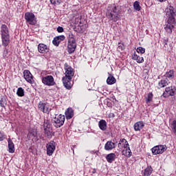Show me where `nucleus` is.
Here are the masks:
<instances>
[{
  "label": "nucleus",
  "mask_w": 176,
  "mask_h": 176,
  "mask_svg": "<svg viewBox=\"0 0 176 176\" xmlns=\"http://www.w3.org/2000/svg\"><path fill=\"white\" fill-rule=\"evenodd\" d=\"M65 76L62 78L63 86L69 90L72 86L71 80H72V78H74V75H75V72H74V69L67 63L65 64Z\"/></svg>",
  "instance_id": "1"
},
{
  "label": "nucleus",
  "mask_w": 176,
  "mask_h": 176,
  "mask_svg": "<svg viewBox=\"0 0 176 176\" xmlns=\"http://www.w3.org/2000/svg\"><path fill=\"white\" fill-rule=\"evenodd\" d=\"M107 16L111 21L116 22L119 20V14H120V7L116 4H111L107 8Z\"/></svg>",
  "instance_id": "2"
},
{
  "label": "nucleus",
  "mask_w": 176,
  "mask_h": 176,
  "mask_svg": "<svg viewBox=\"0 0 176 176\" xmlns=\"http://www.w3.org/2000/svg\"><path fill=\"white\" fill-rule=\"evenodd\" d=\"M1 35L3 47L9 46V44L10 43V34H9V28H8V26L5 24L1 25Z\"/></svg>",
  "instance_id": "3"
},
{
  "label": "nucleus",
  "mask_w": 176,
  "mask_h": 176,
  "mask_svg": "<svg viewBox=\"0 0 176 176\" xmlns=\"http://www.w3.org/2000/svg\"><path fill=\"white\" fill-rule=\"evenodd\" d=\"M67 49L69 53H74L75 49H76V41L75 40V36L72 33H69L68 36Z\"/></svg>",
  "instance_id": "4"
},
{
  "label": "nucleus",
  "mask_w": 176,
  "mask_h": 176,
  "mask_svg": "<svg viewBox=\"0 0 176 176\" xmlns=\"http://www.w3.org/2000/svg\"><path fill=\"white\" fill-rule=\"evenodd\" d=\"M166 16L168 22L175 23V10H174V7L170 6L166 9Z\"/></svg>",
  "instance_id": "5"
},
{
  "label": "nucleus",
  "mask_w": 176,
  "mask_h": 176,
  "mask_svg": "<svg viewBox=\"0 0 176 176\" xmlns=\"http://www.w3.org/2000/svg\"><path fill=\"white\" fill-rule=\"evenodd\" d=\"M65 122V116L60 114L58 117L54 118V126L56 128L61 127Z\"/></svg>",
  "instance_id": "6"
},
{
  "label": "nucleus",
  "mask_w": 176,
  "mask_h": 176,
  "mask_svg": "<svg viewBox=\"0 0 176 176\" xmlns=\"http://www.w3.org/2000/svg\"><path fill=\"white\" fill-rule=\"evenodd\" d=\"M167 151L166 145H158L151 148L153 155H160Z\"/></svg>",
  "instance_id": "7"
},
{
  "label": "nucleus",
  "mask_w": 176,
  "mask_h": 176,
  "mask_svg": "<svg viewBox=\"0 0 176 176\" xmlns=\"http://www.w3.org/2000/svg\"><path fill=\"white\" fill-rule=\"evenodd\" d=\"M25 19L29 24L31 25H35L36 24V19H35V14L32 12H26L25 14Z\"/></svg>",
  "instance_id": "8"
},
{
  "label": "nucleus",
  "mask_w": 176,
  "mask_h": 176,
  "mask_svg": "<svg viewBox=\"0 0 176 176\" xmlns=\"http://www.w3.org/2000/svg\"><path fill=\"white\" fill-rule=\"evenodd\" d=\"M42 82L45 86H54L56 82H54V78L53 76H46L42 78Z\"/></svg>",
  "instance_id": "9"
},
{
  "label": "nucleus",
  "mask_w": 176,
  "mask_h": 176,
  "mask_svg": "<svg viewBox=\"0 0 176 176\" xmlns=\"http://www.w3.org/2000/svg\"><path fill=\"white\" fill-rule=\"evenodd\" d=\"M38 108L41 111V112H43V113H49L52 109H50V105L48 103L40 102L38 104Z\"/></svg>",
  "instance_id": "10"
},
{
  "label": "nucleus",
  "mask_w": 176,
  "mask_h": 176,
  "mask_svg": "<svg viewBox=\"0 0 176 176\" xmlns=\"http://www.w3.org/2000/svg\"><path fill=\"white\" fill-rule=\"evenodd\" d=\"M47 148V155L48 156H52L56 151V142L54 141H50L48 144H46Z\"/></svg>",
  "instance_id": "11"
},
{
  "label": "nucleus",
  "mask_w": 176,
  "mask_h": 176,
  "mask_svg": "<svg viewBox=\"0 0 176 176\" xmlns=\"http://www.w3.org/2000/svg\"><path fill=\"white\" fill-rule=\"evenodd\" d=\"M175 94V90H174V87H168L165 89V91L163 94V97L167 98L168 97L173 96Z\"/></svg>",
  "instance_id": "12"
},
{
  "label": "nucleus",
  "mask_w": 176,
  "mask_h": 176,
  "mask_svg": "<svg viewBox=\"0 0 176 176\" xmlns=\"http://www.w3.org/2000/svg\"><path fill=\"white\" fill-rule=\"evenodd\" d=\"M174 23L175 22L171 21L168 22V21H166L164 27L166 32H167L168 34H171V32H173V29L174 28Z\"/></svg>",
  "instance_id": "13"
},
{
  "label": "nucleus",
  "mask_w": 176,
  "mask_h": 176,
  "mask_svg": "<svg viewBox=\"0 0 176 176\" xmlns=\"http://www.w3.org/2000/svg\"><path fill=\"white\" fill-rule=\"evenodd\" d=\"M38 51L42 54H46L49 52V47L43 43H40L38 45Z\"/></svg>",
  "instance_id": "14"
},
{
  "label": "nucleus",
  "mask_w": 176,
  "mask_h": 176,
  "mask_svg": "<svg viewBox=\"0 0 176 176\" xmlns=\"http://www.w3.org/2000/svg\"><path fill=\"white\" fill-rule=\"evenodd\" d=\"M23 76L27 82L29 83H32L34 79L32 78V74L30 71L28 70H25L23 72Z\"/></svg>",
  "instance_id": "15"
},
{
  "label": "nucleus",
  "mask_w": 176,
  "mask_h": 176,
  "mask_svg": "<svg viewBox=\"0 0 176 176\" xmlns=\"http://www.w3.org/2000/svg\"><path fill=\"white\" fill-rule=\"evenodd\" d=\"M64 39H65V36L64 35L56 36L54 38L52 43L53 45H54V46H58L60 45V43L62 42V41H64Z\"/></svg>",
  "instance_id": "16"
},
{
  "label": "nucleus",
  "mask_w": 176,
  "mask_h": 176,
  "mask_svg": "<svg viewBox=\"0 0 176 176\" xmlns=\"http://www.w3.org/2000/svg\"><path fill=\"white\" fill-rule=\"evenodd\" d=\"M116 148V144L112 141H108L104 145L105 151H112Z\"/></svg>",
  "instance_id": "17"
},
{
  "label": "nucleus",
  "mask_w": 176,
  "mask_h": 176,
  "mask_svg": "<svg viewBox=\"0 0 176 176\" xmlns=\"http://www.w3.org/2000/svg\"><path fill=\"white\" fill-rule=\"evenodd\" d=\"M145 124H144V122L139 121L134 124V130L135 131H141L142 129H144V126Z\"/></svg>",
  "instance_id": "18"
},
{
  "label": "nucleus",
  "mask_w": 176,
  "mask_h": 176,
  "mask_svg": "<svg viewBox=\"0 0 176 176\" xmlns=\"http://www.w3.org/2000/svg\"><path fill=\"white\" fill-rule=\"evenodd\" d=\"M8 152L9 153H14V143L12 141V139L9 138L8 140Z\"/></svg>",
  "instance_id": "19"
},
{
  "label": "nucleus",
  "mask_w": 176,
  "mask_h": 176,
  "mask_svg": "<svg viewBox=\"0 0 176 176\" xmlns=\"http://www.w3.org/2000/svg\"><path fill=\"white\" fill-rule=\"evenodd\" d=\"M65 115L66 116V119H72V118H74V110L72 108H68L65 111Z\"/></svg>",
  "instance_id": "20"
},
{
  "label": "nucleus",
  "mask_w": 176,
  "mask_h": 176,
  "mask_svg": "<svg viewBox=\"0 0 176 176\" xmlns=\"http://www.w3.org/2000/svg\"><path fill=\"white\" fill-rule=\"evenodd\" d=\"M98 126L102 131H105V130H107V121L104 120H100L98 122Z\"/></svg>",
  "instance_id": "21"
},
{
  "label": "nucleus",
  "mask_w": 176,
  "mask_h": 176,
  "mask_svg": "<svg viewBox=\"0 0 176 176\" xmlns=\"http://www.w3.org/2000/svg\"><path fill=\"white\" fill-rule=\"evenodd\" d=\"M132 58H133V60H135V61H137V63H138L139 64L144 63V57L140 56L137 55V54H135V53L132 54Z\"/></svg>",
  "instance_id": "22"
},
{
  "label": "nucleus",
  "mask_w": 176,
  "mask_h": 176,
  "mask_svg": "<svg viewBox=\"0 0 176 176\" xmlns=\"http://www.w3.org/2000/svg\"><path fill=\"white\" fill-rule=\"evenodd\" d=\"M122 155L126 156V157H131L133 153H131V150L130 149V148H127L124 150H122Z\"/></svg>",
  "instance_id": "23"
},
{
  "label": "nucleus",
  "mask_w": 176,
  "mask_h": 176,
  "mask_svg": "<svg viewBox=\"0 0 176 176\" xmlns=\"http://www.w3.org/2000/svg\"><path fill=\"white\" fill-rule=\"evenodd\" d=\"M107 85H114V83H116V78H115L113 76L109 74L107 79Z\"/></svg>",
  "instance_id": "24"
},
{
  "label": "nucleus",
  "mask_w": 176,
  "mask_h": 176,
  "mask_svg": "<svg viewBox=\"0 0 176 176\" xmlns=\"http://www.w3.org/2000/svg\"><path fill=\"white\" fill-rule=\"evenodd\" d=\"M115 157H116V155L113 153L108 154L106 157L107 161L108 163H112L115 160Z\"/></svg>",
  "instance_id": "25"
},
{
  "label": "nucleus",
  "mask_w": 176,
  "mask_h": 176,
  "mask_svg": "<svg viewBox=\"0 0 176 176\" xmlns=\"http://www.w3.org/2000/svg\"><path fill=\"white\" fill-rule=\"evenodd\" d=\"M166 80H168V79H173L174 78V71L173 69L169 70L166 72L164 75Z\"/></svg>",
  "instance_id": "26"
},
{
  "label": "nucleus",
  "mask_w": 176,
  "mask_h": 176,
  "mask_svg": "<svg viewBox=\"0 0 176 176\" xmlns=\"http://www.w3.org/2000/svg\"><path fill=\"white\" fill-rule=\"evenodd\" d=\"M123 144L124 149H127V148H130V145L129 144V142L126 139H122L120 141V143L118 144V146H120V145Z\"/></svg>",
  "instance_id": "27"
},
{
  "label": "nucleus",
  "mask_w": 176,
  "mask_h": 176,
  "mask_svg": "<svg viewBox=\"0 0 176 176\" xmlns=\"http://www.w3.org/2000/svg\"><path fill=\"white\" fill-rule=\"evenodd\" d=\"M158 86L160 89L163 88V87H166V86H168V82L167 81V80H161L159 82H158Z\"/></svg>",
  "instance_id": "28"
},
{
  "label": "nucleus",
  "mask_w": 176,
  "mask_h": 176,
  "mask_svg": "<svg viewBox=\"0 0 176 176\" xmlns=\"http://www.w3.org/2000/svg\"><path fill=\"white\" fill-rule=\"evenodd\" d=\"M152 171H153L152 166H147V168L144 170V175L149 176L152 174Z\"/></svg>",
  "instance_id": "29"
},
{
  "label": "nucleus",
  "mask_w": 176,
  "mask_h": 176,
  "mask_svg": "<svg viewBox=\"0 0 176 176\" xmlns=\"http://www.w3.org/2000/svg\"><path fill=\"white\" fill-rule=\"evenodd\" d=\"M45 134L48 138H52V133H53L52 128L45 129Z\"/></svg>",
  "instance_id": "30"
},
{
  "label": "nucleus",
  "mask_w": 176,
  "mask_h": 176,
  "mask_svg": "<svg viewBox=\"0 0 176 176\" xmlns=\"http://www.w3.org/2000/svg\"><path fill=\"white\" fill-rule=\"evenodd\" d=\"M16 94L19 97H24V89L22 87L18 88Z\"/></svg>",
  "instance_id": "31"
},
{
  "label": "nucleus",
  "mask_w": 176,
  "mask_h": 176,
  "mask_svg": "<svg viewBox=\"0 0 176 176\" xmlns=\"http://www.w3.org/2000/svg\"><path fill=\"white\" fill-rule=\"evenodd\" d=\"M133 8L135 10H137V12H140L141 10V6H140V2L139 1H135L133 3Z\"/></svg>",
  "instance_id": "32"
},
{
  "label": "nucleus",
  "mask_w": 176,
  "mask_h": 176,
  "mask_svg": "<svg viewBox=\"0 0 176 176\" xmlns=\"http://www.w3.org/2000/svg\"><path fill=\"white\" fill-rule=\"evenodd\" d=\"M43 128L45 129H52V124H50V121L46 120L44 121Z\"/></svg>",
  "instance_id": "33"
},
{
  "label": "nucleus",
  "mask_w": 176,
  "mask_h": 176,
  "mask_svg": "<svg viewBox=\"0 0 176 176\" xmlns=\"http://www.w3.org/2000/svg\"><path fill=\"white\" fill-rule=\"evenodd\" d=\"M170 128L172 129V131L176 135V120H173L170 124Z\"/></svg>",
  "instance_id": "34"
},
{
  "label": "nucleus",
  "mask_w": 176,
  "mask_h": 176,
  "mask_svg": "<svg viewBox=\"0 0 176 176\" xmlns=\"http://www.w3.org/2000/svg\"><path fill=\"white\" fill-rule=\"evenodd\" d=\"M8 104V101L5 98H1L0 100V106L2 107V108H5Z\"/></svg>",
  "instance_id": "35"
},
{
  "label": "nucleus",
  "mask_w": 176,
  "mask_h": 176,
  "mask_svg": "<svg viewBox=\"0 0 176 176\" xmlns=\"http://www.w3.org/2000/svg\"><path fill=\"white\" fill-rule=\"evenodd\" d=\"M136 52L138 53H140V54H144V53H145V48L142 47H139L137 48Z\"/></svg>",
  "instance_id": "36"
},
{
  "label": "nucleus",
  "mask_w": 176,
  "mask_h": 176,
  "mask_svg": "<svg viewBox=\"0 0 176 176\" xmlns=\"http://www.w3.org/2000/svg\"><path fill=\"white\" fill-rule=\"evenodd\" d=\"M152 98H153V94L149 93L146 100V104H148V102H151V101H152Z\"/></svg>",
  "instance_id": "37"
},
{
  "label": "nucleus",
  "mask_w": 176,
  "mask_h": 176,
  "mask_svg": "<svg viewBox=\"0 0 176 176\" xmlns=\"http://www.w3.org/2000/svg\"><path fill=\"white\" fill-rule=\"evenodd\" d=\"M52 5H60L61 3V0H50Z\"/></svg>",
  "instance_id": "38"
},
{
  "label": "nucleus",
  "mask_w": 176,
  "mask_h": 176,
  "mask_svg": "<svg viewBox=\"0 0 176 176\" xmlns=\"http://www.w3.org/2000/svg\"><path fill=\"white\" fill-rule=\"evenodd\" d=\"M30 135H32V137H34V138H36V137H37L38 133H36V130H34L32 132H31L30 133Z\"/></svg>",
  "instance_id": "39"
},
{
  "label": "nucleus",
  "mask_w": 176,
  "mask_h": 176,
  "mask_svg": "<svg viewBox=\"0 0 176 176\" xmlns=\"http://www.w3.org/2000/svg\"><path fill=\"white\" fill-rule=\"evenodd\" d=\"M8 49L4 48L3 53V57L6 58L8 56Z\"/></svg>",
  "instance_id": "40"
},
{
  "label": "nucleus",
  "mask_w": 176,
  "mask_h": 176,
  "mask_svg": "<svg viewBox=\"0 0 176 176\" xmlns=\"http://www.w3.org/2000/svg\"><path fill=\"white\" fill-rule=\"evenodd\" d=\"M57 31L58 32H64V28H63V27L58 26L57 28Z\"/></svg>",
  "instance_id": "41"
},
{
  "label": "nucleus",
  "mask_w": 176,
  "mask_h": 176,
  "mask_svg": "<svg viewBox=\"0 0 176 176\" xmlns=\"http://www.w3.org/2000/svg\"><path fill=\"white\" fill-rule=\"evenodd\" d=\"M5 140V136L3 135V133L0 132V141H3Z\"/></svg>",
  "instance_id": "42"
},
{
  "label": "nucleus",
  "mask_w": 176,
  "mask_h": 176,
  "mask_svg": "<svg viewBox=\"0 0 176 176\" xmlns=\"http://www.w3.org/2000/svg\"><path fill=\"white\" fill-rule=\"evenodd\" d=\"M164 43L167 45V43H168V38L164 40Z\"/></svg>",
  "instance_id": "43"
}]
</instances>
